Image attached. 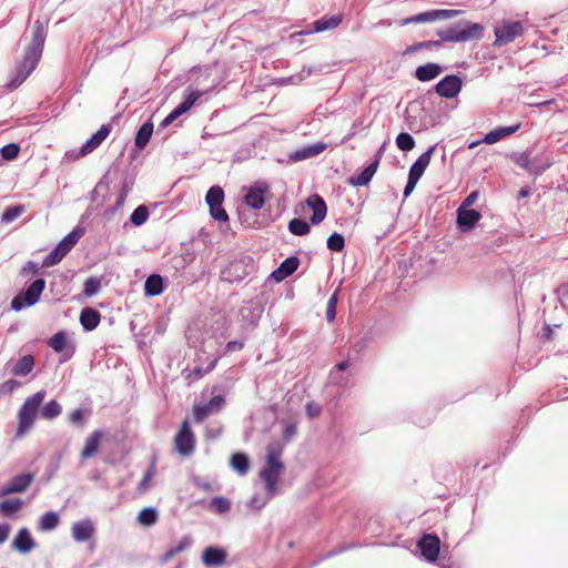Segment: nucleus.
<instances>
[{"mask_svg": "<svg viewBox=\"0 0 568 568\" xmlns=\"http://www.w3.org/2000/svg\"><path fill=\"white\" fill-rule=\"evenodd\" d=\"M243 347H244V343L239 342V341H231L226 344L225 352L230 353V352H234V351H241V349H243Z\"/></svg>", "mask_w": 568, "mask_h": 568, "instance_id": "69168bd1", "label": "nucleus"}, {"mask_svg": "<svg viewBox=\"0 0 568 568\" xmlns=\"http://www.w3.org/2000/svg\"><path fill=\"white\" fill-rule=\"evenodd\" d=\"M44 397L45 390H39L23 402L18 412L16 438L23 437L33 427Z\"/></svg>", "mask_w": 568, "mask_h": 568, "instance_id": "f03ea898", "label": "nucleus"}, {"mask_svg": "<svg viewBox=\"0 0 568 568\" xmlns=\"http://www.w3.org/2000/svg\"><path fill=\"white\" fill-rule=\"evenodd\" d=\"M224 404V398L221 395H216L210 399L209 403L203 405H196L193 408V417L196 423H202L207 416L219 412Z\"/></svg>", "mask_w": 568, "mask_h": 568, "instance_id": "ddd939ff", "label": "nucleus"}, {"mask_svg": "<svg viewBox=\"0 0 568 568\" xmlns=\"http://www.w3.org/2000/svg\"><path fill=\"white\" fill-rule=\"evenodd\" d=\"M33 479L34 476L31 473L19 474L12 477L6 485L0 488V497L26 491Z\"/></svg>", "mask_w": 568, "mask_h": 568, "instance_id": "9b49d317", "label": "nucleus"}, {"mask_svg": "<svg viewBox=\"0 0 568 568\" xmlns=\"http://www.w3.org/2000/svg\"><path fill=\"white\" fill-rule=\"evenodd\" d=\"M439 10V19H450L459 16L462 13V10H453V9H438Z\"/></svg>", "mask_w": 568, "mask_h": 568, "instance_id": "680f3d73", "label": "nucleus"}, {"mask_svg": "<svg viewBox=\"0 0 568 568\" xmlns=\"http://www.w3.org/2000/svg\"><path fill=\"white\" fill-rule=\"evenodd\" d=\"M520 125H521L520 123H517V124H514L510 126L497 128V129L488 132L484 136L483 142H485L487 144L497 143L498 141L503 140L504 138L509 136V135L514 134L515 132H517L520 129Z\"/></svg>", "mask_w": 568, "mask_h": 568, "instance_id": "b1692460", "label": "nucleus"}, {"mask_svg": "<svg viewBox=\"0 0 568 568\" xmlns=\"http://www.w3.org/2000/svg\"><path fill=\"white\" fill-rule=\"evenodd\" d=\"M306 204L313 210L310 221L313 225L320 224L326 216L327 206L325 201L318 194H312L306 199Z\"/></svg>", "mask_w": 568, "mask_h": 568, "instance_id": "4468645a", "label": "nucleus"}, {"mask_svg": "<svg viewBox=\"0 0 568 568\" xmlns=\"http://www.w3.org/2000/svg\"><path fill=\"white\" fill-rule=\"evenodd\" d=\"M396 145L402 151H410L415 148V140L410 134L402 132L396 138Z\"/></svg>", "mask_w": 568, "mask_h": 568, "instance_id": "de8ad7c7", "label": "nucleus"}, {"mask_svg": "<svg viewBox=\"0 0 568 568\" xmlns=\"http://www.w3.org/2000/svg\"><path fill=\"white\" fill-rule=\"evenodd\" d=\"M175 450L184 457L190 456L195 449V435L191 429L189 420H183L174 437Z\"/></svg>", "mask_w": 568, "mask_h": 568, "instance_id": "0eeeda50", "label": "nucleus"}, {"mask_svg": "<svg viewBox=\"0 0 568 568\" xmlns=\"http://www.w3.org/2000/svg\"><path fill=\"white\" fill-rule=\"evenodd\" d=\"M444 42H467L479 40L484 36V27L476 22H458L437 32Z\"/></svg>", "mask_w": 568, "mask_h": 568, "instance_id": "7ed1b4c3", "label": "nucleus"}, {"mask_svg": "<svg viewBox=\"0 0 568 568\" xmlns=\"http://www.w3.org/2000/svg\"><path fill=\"white\" fill-rule=\"evenodd\" d=\"M442 71L443 69L439 64L429 62L417 67L415 70V77L417 80L426 82L437 78Z\"/></svg>", "mask_w": 568, "mask_h": 568, "instance_id": "393cba45", "label": "nucleus"}, {"mask_svg": "<svg viewBox=\"0 0 568 568\" xmlns=\"http://www.w3.org/2000/svg\"><path fill=\"white\" fill-rule=\"evenodd\" d=\"M111 132L110 125H102L97 133L92 135L80 149L79 156H85L98 149L101 143L109 136Z\"/></svg>", "mask_w": 568, "mask_h": 568, "instance_id": "2eb2a0df", "label": "nucleus"}, {"mask_svg": "<svg viewBox=\"0 0 568 568\" xmlns=\"http://www.w3.org/2000/svg\"><path fill=\"white\" fill-rule=\"evenodd\" d=\"M34 357L31 354L20 357L12 366L11 373L14 376H27L33 371Z\"/></svg>", "mask_w": 568, "mask_h": 568, "instance_id": "c85d7f7f", "label": "nucleus"}, {"mask_svg": "<svg viewBox=\"0 0 568 568\" xmlns=\"http://www.w3.org/2000/svg\"><path fill=\"white\" fill-rule=\"evenodd\" d=\"M439 19V10H432L418 13L416 16L409 17L403 21V24L409 23H422V22H432Z\"/></svg>", "mask_w": 568, "mask_h": 568, "instance_id": "4c0bfd02", "label": "nucleus"}, {"mask_svg": "<svg viewBox=\"0 0 568 568\" xmlns=\"http://www.w3.org/2000/svg\"><path fill=\"white\" fill-rule=\"evenodd\" d=\"M24 212H26L24 205L10 206L3 212L1 220L4 223H11L16 219H18L20 215H22Z\"/></svg>", "mask_w": 568, "mask_h": 568, "instance_id": "49530a36", "label": "nucleus"}, {"mask_svg": "<svg viewBox=\"0 0 568 568\" xmlns=\"http://www.w3.org/2000/svg\"><path fill=\"white\" fill-rule=\"evenodd\" d=\"M11 527L9 524H0V545L7 541Z\"/></svg>", "mask_w": 568, "mask_h": 568, "instance_id": "0e129e2a", "label": "nucleus"}, {"mask_svg": "<svg viewBox=\"0 0 568 568\" xmlns=\"http://www.w3.org/2000/svg\"><path fill=\"white\" fill-rule=\"evenodd\" d=\"M103 436V432L99 429L91 433V435L87 438L84 446L81 450L82 459H89L98 453Z\"/></svg>", "mask_w": 568, "mask_h": 568, "instance_id": "4be33fe9", "label": "nucleus"}, {"mask_svg": "<svg viewBox=\"0 0 568 568\" xmlns=\"http://www.w3.org/2000/svg\"><path fill=\"white\" fill-rule=\"evenodd\" d=\"M11 547L21 554L30 552L36 547V541L32 538L29 529H19L16 538L12 541Z\"/></svg>", "mask_w": 568, "mask_h": 568, "instance_id": "dca6fc26", "label": "nucleus"}, {"mask_svg": "<svg viewBox=\"0 0 568 568\" xmlns=\"http://www.w3.org/2000/svg\"><path fill=\"white\" fill-rule=\"evenodd\" d=\"M144 291L148 296L160 295L163 291V280L159 274L150 275L144 284Z\"/></svg>", "mask_w": 568, "mask_h": 568, "instance_id": "7c9ffc66", "label": "nucleus"}, {"mask_svg": "<svg viewBox=\"0 0 568 568\" xmlns=\"http://www.w3.org/2000/svg\"><path fill=\"white\" fill-rule=\"evenodd\" d=\"M417 182L418 181L415 180L414 178L408 176L407 184H406V186L404 189V196H408L414 191Z\"/></svg>", "mask_w": 568, "mask_h": 568, "instance_id": "338daca9", "label": "nucleus"}, {"mask_svg": "<svg viewBox=\"0 0 568 568\" xmlns=\"http://www.w3.org/2000/svg\"><path fill=\"white\" fill-rule=\"evenodd\" d=\"M336 306H337V294L334 293L326 305V320L332 323L336 316Z\"/></svg>", "mask_w": 568, "mask_h": 568, "instance_id": "5fc2aeb1", "label": "nucleus"}, {"mask_svg": "<svg viewBox=\"0 0 568 568\" xmlns=\"http://www.w3.org/2000/svg\"><path fill=\"white\" fill-rule=\"evenodd\" d=\"M231 466L240 475H245L250 469L248 457L243 453H235L231 457Z\"/></svg>", "mask_w": 568, "mask_h": 568, "instance_id": "72a5a7b5", "label": "nucleus"}, {"mask_svg": "<svg viewBox=\"0 0 568 568\" xmlns=\"http://www.w3.org/2000/svg\"><path fill=\"white\" fill-rule=\"evenodd\" d=\"M153 133V123L151 121L145 122L140 126L135 135V145L138 149H143L148 145Z\"/></svg>", "mask_w": 568, "mask_h": 568, "instance_id": "2f4dec72", "label": "nucleus"}, {"mask_svg": "<svg viewBox=\"0 0 568 568\" xmlns=\"http://www.w3.org/2000/svg\"><path fill=\"white\" fill-rule=\"evenodd\" d=\"M68 253L64 252V250L57 245L54 250H52L48 256L43 260L42 262V266L43 267H50V266H53L58 263H60L62 261V258L67 255Z\"/></svg>", "mask_w": 568, "mask_h": 568, "instance_id": "c03bdc74", "label": "nucleus"}, {"mask_svg": "<svg viewBox=\"0 0 568 568\" xmlns=\"http://www.w3.org/2000/svg\"><path fill=\"white\" fill-rule=\"evenodd\" d=\"M288 230L292 234L297 236L306 235L311 232L308 223L301 219H293L288 222Z\"/></svg>", "mask_w": 568, "mask_h": 568, "instance_id": "37998d69", "label": "nucleus"}, {"mask_svg": "<svg viewBox=\"0 0 568 568\" xmlns=\"http://www.w3.org/2000/svg\"><path fill=\"white\" fill-rule=\"evenodd\" d=\"M305 409H306V414L310 418L318 417L322 412L321 406L314 402L306 403Z\"/></svg>", "mask_w": 568, "mask_h": 568, "instance_id": "13d9d810", "label": "nucleus"}, {"mask_svg": "<svg viewBox=\"0 0 568 568\" xmlns=\"http://www.w3.org/2000/svg\"><path fill=\"white\" fill-rule=\"evenodd\" d=\"M101 287V281L95 277H90L84 282L83 294L85 296H92L99 292Z\"/></svg>", "mask_w": 568, "mask_h": 568, "instance_id": "864d4df0", "label": "nucleus"}, {"mask_svg": "<svg viewBox=\"0 0 568 568\" xmlns=\"http://www.w3.org/2000/svg\"><path fill=\"white\" fill-rule=\"evenodd\" d=\"M378 164H379V159H376L374 162H372L368 166H366L361 174H358L357 176L355 178H352L351 179V183L354 185V186H364V185H367L372 178L374 176V174L376 173L377 171V168H378Z\"/></svg>", "mask_w": 568, "mask_h": 568, "instance_id": "c756f323", "label": "nucleus"}, {"mask_svg": "<svg viewBox=\"0 0 568 568\" xmlns=\"http://www.w3.org/2000/svg\"><path fill=\"white\" fill-rule=\"evenodd\" d=\"M155 475H156V462H155V458H153L150 466L148 467L146 471L144 473L143 478L141 479V481L138 485V490L140 494L146 493V490L150 488Z\"/></svg>", "mask_w": 568, "mask_h": 568, "instance_id": "f704fd0d", "label": "nucleus"}, {"mask_svg": "<svg viewBox=\"0 0 568 568\" xmlns=\"http://www.w3.org/2000/svg\"><path fill=\"white\" fill-rule=\"evenodd\" d=\"M210 506L219 514L227 513L231 509L230 500L222 496L212 498Z\"/></svg>", "mask_w": 568, "mask_h": 568, "instance_id": "09e8293b", "label": "nucleus"}, {"mask_svg": "<svg viewBox=\"0 0 568 568\" xmlns=\"http://www.w3.org/2000/svg\"><path fill=\"white\" fill-rule=\"evenodd\" d=\"M45 287L43 278L36 280L22 294L17 295L11 302V308L20 311L24 305H34Z\"/></svg>", "mask_w": 568, "mask_h": 568, "instance_id": "423d86ee", "label": "nucleus"}, {"mask_svg": "<svg viewBox=\"0 0 568 568\" xmlns=\"http://www.w3.org/2000/svg\"><path fill=\"white\" fill-rule=\"evenodd\" d=\"M179 115L173 111H171L165 118L164 120L161 122V126L165 128L168 126L169 124H171L175 119H178Z\"/></svg>", "mask_w": 568, "mask_h": 568, "instance_id": "774afa93", "label": "nucleus"}, {"mask_svg": "<svg viewBox=\"0 0 568 568\" xmlns=\"http://www.w3.org/2000/svg\"><path fill=\"white\" fill-rule=\"evenodd\" d=\"M463 81L458 75L450 74L442 79L436 85V93L446 99L455 98L462 90Z\"/></svg>", "mask_w": 568, "mask_h": 568, "instance_id": "9d476101", "label": "nucleus"}, {"mask_svg": "<svg viewBox=\"0 0 568 568\" xmlns=\"http://www.w3.org/2000/svg\"><path fill=\"white\" fill-rule=\"evenodd\" d=\"M23 507V501L20 498L4 499L0 503V515L3 517H11Z\"/></svg>", "mask_w": 568, "mask_h": 568, "instance_id": "473e14b6", "label": "nucleus"}, {"mask_svg": "<svg viewBox=\"0 0 568 568\" xmlns=\"http://www.w3.org/2000/svg\"><path fill=\"white\" fill-rule=\"evenodd\" d=\"M19 151V146L14 143H11L1 149V156L4 160H13L18 156Z\"/></svg>", "mask_w": 568, "mask_h": 568, "instance_id": "6e6d98bb", "label": "nucleus"}, {"mask_svg": "<svg viewBox=\"0 0 568 568\" xmlns=\"http://www.w3.org/2000/svg\"><path fill=\"white\" fill-rule=\"evenodd\" d=\"M481 219V214L473 209L459 206L457 210V223L460 227L473 229Z\"/></svg>", "mask_w": 568, "mask_h": 568, "instance_id": "aec40b11", "label": "nucleus"}, {"mask_svg": "<svg viewBox=\"0 0 568 568\" xmlns=\"http://www.w3.org/2000/svg\"><path fill=\"white\" fill-rule=\"evenodd\" d=\"M479 197V192L478 191H473L471 193H469L467 195V197L463 201L462 203V207H467L469 209L471 205H474L476 203V201L478 200Z\"/></svg>", "mask_w": 568, "mask_h": 568, "instance_id": "052dcab7", "label": "nucleus"}, {"mask_svg": "<svg viewBox=\"0 0 568 568\" xmlns=\"http://www.w3.org/2000/svg\"><path fill=\"white\" fill-rule=\"evenodd\" d=\"M516 164L519 165L520 168L525 169V170H529V164H530V159H529V155L526 154V153H521L519 154L516 160H515Z\"/></svg>", "mask_w": 568, "mask_h": 568, "instance_id": "e2e57ef3", "label": "nucleus"}, {"mask_svg": "<svg viewBox=\"0 0 568 568\" xmlns=\"http://www.w3.org/2000/svg\"><path fill=\"white\" fill-rule=\"evenodd\" d=\"M94 534V526L90 519L77 521L72 525V537L75 541L89 540Z\"/></svg>", "mask_w": 568, "mask_h": 568, "instance_id": "6ab92c4d", "label": "nucleus"}, {"mask_svg": "<svg viewBox=\"0 0 568 568\" xmlns=\"http://www.w3.org/2000/svg\"><path fill=\"white\" fill-rule=\"evenodd\" d=\"M69 420L72 424L82 425L84 422V413L82 409H75L69 415Z\"/></svg>", "mask_w": 568, "mask_h": 568, "instance_id": "bf43d9fd", "label": "nucleus"}, {"mask_svg": "<svg viewBox=\"0 0 568 568\" xmlns=\"http://www.w3.org/2000/svg\"><path fill=\"white\" fill-rule=\"evenodd\" d=\"M224 201V191L220 185H213L205 195V202L210 207L211 216L219 222H227L229 214L222 207Z\"/></svg>", "mask_w": 568, "mask_h": 568, "instance_id": "39448f33", "label": "nucleus"}, {"mask_svg": "<svg viewBox=\"0 0 568 568\" xmlns=\"http://www.w3.org/2000/svg\"><path fill=\"white\" fill-rule=\"evenodd\" d=\"M202 95V92L201 91H191L184 99L183 102H181L175 109H174V112L181 116L182 114L186 113L194 104L195 102L200 99V97Z\"/></svg>", "mask_w": 568, "mask_h": 568, "instance_id": "c9c22d12", "label": "nucleus"}, {"mask_svg": "<svg viewBox=\"0 0 568 568\" xmlns=\"http://www.w3.org/2000/svg\"><path fill=\"white\" fill-rule=\"evenodd\" d=\"M48 346H50L55 353H62L64 349L70 348V353L68 357L70 358L74 353V346L69 345L68 335L65 332L60 331L51 336L48 342Z\"/></svg>", "mask_w": 568, "mask_h": 568, "instance_id": "5701e85b", "label": "nucleus"}, {"mask_svg": "<svg viewBox=\"0 0 568 568\" xmlns=\"http://www.w3.org/2000/svg\"><path fill=\"white\" fill-rule=\"evenodd\" d=\"M39 60L40 59H37L33 64L32 61L30 60V50L27 49L26 53L23 55V60L17 67L14 78L9 82V88L11 90L17 89L30 75V73L36 69Z\"/></svg>", "mask_w": 568, "mask_h": 568, "instance_id": "f8f14e48", "label": "nucleus"}, {"mask_svg": "<svg viewBox=\"0 0 568 568\" xmlns=\"http://www.w3.org/2000/svg\"><path fill=\"white\" fill-rule=\"evenodd\" d=\"M327 247L333 252H341L345 247V240L342 234L333 233L327 239Z\"/></svg>", "mask_w": 568, "mask_h": 568, "instance_id": "603ef678", "label": "nucleus"}, {"mask_svg": "<svg viewBox=\"0 0 568 568\" xmlns=\"http://www.w3.org/2000/svg\"><path fill=\"white\" fill-rule=\"evenodd\" d=\"M83 234V229H74L67 236H64L58 245L61 246L64 250V252L69 253L72 250V247L78 243V241L82 237Z\"/></svg>", "mask_w": 568, "mask_h": 568, "instance_id": "e433bc0d", "label": "nucleus"}, {"mask_svg": "<svg viewBox=\"0 0 568 568\" xmlns=\"http://www.w3.org/2000/svg\"><path fill=\"white\" fill-rule=\"evenodd\" d=\"M44 39H45V34H44L43 27L39 21H37L36 30H34L33 39H32V44L28 48L30 50V60L32 61L33 64H34V61L37 59H40V57L42 54Z\"/></svg>", "mask_w": 568, "mask_h": 568, "instance_id": "a211bd4d", "label": "nucleus"}, {"mask_svg": "<svg viewBox=\"0 0 568 568\" xmlns=\"http://www.w3.org/2000/svg\"><path fill=\"white\" fill-rule=\"evenodd\" d=\"M191 545H192V539L189 536H185V537H183L179 541V544L176 546L170 548L165 552L164 558L165 559H171L174 556H176L178 554H180V552L184 551L185 549H187Z\"/></svg>", "mask_w": 568, "mask_h": 568, "instance_id": "a18cd8bd", "label": "nucleus"}, {"mask_svg": "<svg viewBox=\"0 0 568 568\" xmlns=\"http://www.w3.org/2000/svg\"><path fill=\"white\" fill-rule=\"evenodd\" d=\"M159 519L156 510L152 507L143 508L138 515V521L142 526H152Z\"/></svg>", "mask_w": 568, "mask_h": 568, "instance_id": "a19ab883", "label": "nucleus"}, {"mask_svg": "<svg viewBox=\"0 0 568 568\" xmlns=\"http://www.w3.org/2000/svg\"><path fill=\"white\" fill-rule=\"evenodd\" d=\"M524 33V27L520 21H504L499 28L495 29V44L504 45L513 42L517 37Z\"/></svg>", "mask_w": 568, "mask_h": 568, "instance_id": "6e6552de", "label": "nucleus"}, {"mask_svg": "<svg viewBox=\"0 0 568 568\" xmlns=\"http://www.w3.org/2000/svg\"><path fill=\"white\" fill-rule=\"evenodd\" d=\"M226 557V551L219 547H206L202 552V561L207 567L224 565Z\"/></svg>", "mask_w": 568, "mask_h": 568, "instance_id": "f3484780", "label": "nucleus"}, {"mask_svg": "<svg viewBox=\"0 0 568 568\" xmlns=\"http://www.w3.org/2000/svg\"><path fill=\"white\" fill-rule=\"evenodd\" d=\"M60 523L59 515L55 511H48L42 515L39 529L43 531L53 530Z\"/></svg>", "mask_w": 568, "mask_h": 568, "instance_id": "58836bf2", "label": "nucleus"}, {"mask_svg": "<svg viewBox=\"0 0 568 568\" xmlns=\"http://www.w3.org/2000/svg\"><path fill=\"white\" fill-rule=\"evenodd\" d=\"M300 261L295 256L287 257L284 260L280 267L273 273L276 281H282L292 275L298 267Z\"/></svg>", "mask_w": 568, "mask_h": 568, "instance_id": "a878e982", "label": "nucleus"}, {"mask_svg": "<svg viewBox=\"0 0 568 568\" xmlns=\"http://www.w3.org/2000/svg\"><path fill=\"white\" fill-rule=\"evenodd\" d=\"M227 271L230 273L235 274L234 280H236V281L242 280L246 275V273L243 271V262L242 261H235V262L230 263Z\"/></svg>", "mask_w": 568, "mask_h": 568, "instance_id": "4d7b16f0", "label": "nucleus"}, {"mask_svg": "<svg viewBox=\"0 0 568 568\" xmlns=\"http://www.w3.org/2000/svg\"><path fill=\"white\" fill-rule=\"evenodd\" d=\"M343 21L342 14L324 16L313 23L315 32H323L337 28Z\"/></svg>", "mask_w": 568, "mask_h": 568, "instance_id": "cd10ccee", "label": "nucleus"}, {"mask_svg": "<svg viewBox=\"0 0 568 568\" xmlns=\"http://www.w3.org/2000/svg\"><path fill=\"white\" fill-rule=\"evenodd\" d=\"M217 364V359H213L211 362V364L209 365V367L203 371L201 367H195L193 371H191L187 375H186V379L187 382L191 384V383H194L195 381L202 378L204 376L205 373H209L211 372L212 369H214V367L216 366Z\"/></svg>", "mask_w": 568, "mask_h": 568, "instance_id": "8fccbe9b", "label": "nucleus"}, {"mask_svg": "<svg viewBox=\"0 0 568 568\" xmlns=\"http://www.w3.org/2000/svg\"><path fill=\"white\" fill-rule=\"evenodd\" d=\"M435 151V146H430L426 152L420 154L418 159L413 163L409 170L408 176L419 180L424 174L425 170L430 163L432 154Z\"/></svg>", "mask_w": 568, "mask_h": 568, "instance_id": "412c9836", "label": "nucleus"}, {"mask_svg": "<svg viewBox=\"0 0 568 568\" xmlns=\"http://www.w3.org/2000/svg\"><path fill=\"white\" fill-rule=\"evenodd\" d=\"M282 454V445L277 443L268 445L266 449L265 466L260 471V478L263 480L271 494L275 493L277 480L284 470Z\"/></svg>", "mask_w": 568, "mask_h": 568, "instance_id": "f257e3e1", "label": "nucleus"}, {"mask_svg": "<svg viewBox=\"0 0 568 568\" xmlns=\"http://www.w3.org/2000/svg\"><path fill=\"white\" fill-rule=\"evenodd\" d=\"M101 321V315L98 311L87 307L80 314V323L85 331H92L98 327Z\"/></svg>", "mask_w": 568, "mask_h": 568, "instance_id": "bb28decb", "label": "nucleus"}, {"mask_svg": "<svg viewBox=\"0 0 568 568\" xmlns=\"http://www.w3.org/2000/svg\"><path fill=\"white\" fill-rule=\"evenodd\" d=\"M272 197L271 186L265 181H256L251 185L244 196V203L253 209L261 210L265 201Z\"/></svg>", "mask_w": 568, "mask_h": 568, "instance_id": "20e7f679", "label": "nucleus"}, {"mask_svg": "<svg viewBox=\"0 0 568 568\" xmlns=\"http://www.w3.org/2000/svg\"><path fill=\"white\" fill-rule=\"evenodd\" d=\"M417 547L426 560L434 562L439 556L440 539L437 535L424 534L417 542Z\"/></svg>", "mask_w": 568, "mask_h": 568, "instance_id": "1a4fd4ad", "label": "nucleus"}, {"mask_svg": "<svg viewBox=\"0 0 568 568\" xmlns=\"http://www.w3.org/2000/svg\"><path fill=\"white\" fill-rule=\"evenodd\" d=\"M149 217V210L144 205L138 206L131 214V222L134 225H142Z\"/></svg>", "mask_w": 568, "mask_h": 568, "instance_id": "3c124183", "label": "nucleus"}, {"mask_svg": "<svg viewBox=\"0 0 568 568\" xmlns=\"http://www.w3.org/2000/svg\"><path fill=\"white\" fill-rule=\"evenodd\" d=\"M326 149V144L323 142H317L315 144H312L310 146L304 148L303 150L298 151L295 155L296 160H303L306 158L315 156L320 153H322Z\"/></svg>", "mask_w": 568, "mask_h": 568, "instance_id": "79ce46f5", "label": "nucleus"}, {"mask_svg": "<svg viewBox=\"0 0 568 568\" xmlns=\"http://www.w3.org/2000/svg\"><path fill=\"white\" fill-rule=\"evenodd\" d=\"M61 413H62V407L55 399L48 402L40 409L41 417L44 419H48V420H51V419L58 417Z\"/></svg>", "mask_w": 568, "mask_h": 568, "instance_id": "ea45409f", "label": "nucleus"}]
</instances>
